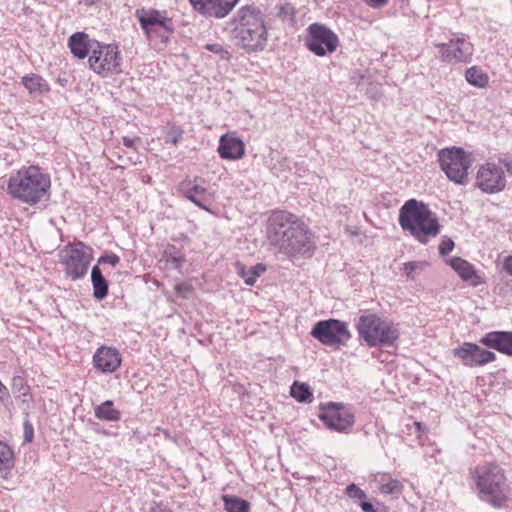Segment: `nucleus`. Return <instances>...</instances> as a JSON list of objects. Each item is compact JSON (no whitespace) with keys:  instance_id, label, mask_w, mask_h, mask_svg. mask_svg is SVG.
<instances>
[{"instance_id":"obj_1","label":"nucleus","mask_w":512,"mask_h":512,"mask_svg":"<svg viewBox=\"0 0 512 512\" xmlns=\"http://www.w3.org/2000/svg\"><path fill=\"white\" fill-rule=\"evenodd\" d=\"M269 244L287 257L310 254L314 248L312 235L296 215L286 211H274L266 227Z\"/></svg>"},{"instance_id":"obj_2","label":"nucleus","mask_w":512,"mask_h":512,"mask_svg":"<svg viewBox=\"0 0 512 512\" xmlns=\"http://www.w3.org/2000/svg\"><path fill=\"white\" fill-rule=\"evenodd\" d=\"M472 488L480 501L496 509L506 508L512 487L505 469L496 461H484L470 469Z\"/></svg>"},{"instance_id":"obj_3","label":"nucleus","mask_w":512,"mask_h":512,"mask_svg":"<svg viewBox=\"0 0 512 512\" xmlns=\"http://www.w3.org/2000/svg\"><path fill=\"white\" fill-rule=\"evenodd\" d=\"M233 38L248 53L261 52L268 41L264 15L254 4L240 7L230 21Z\"/></svg>"},{"instance_id":"obj_4","label":"nucleus","mask_w":512,"mask_h":512,"mask_svg":"<svg viewBox=\"0 0 512 512\" xmlns=\"http://www.w3.org/2000/svg\"><path fill=\"white\" fill-rule=\"evenodd\" d=\"M50 188V176L36 165L20 168L7 181V193L13 199L31 206L48 196Z\"/></svg>"},{"instance_id":"obj_5","label":"nucleus","mask_w":512,"mask_h":512,"mask_svg":"<svg viewBox=\"0 0 512 512\" xmlns=\"http://www.w3.org/2000/svg\"><path fill=\"white\" fill-rule=\"evenodd\" d=\"M399 224L415 239L425 244L440 233L438 218L427 205L415 199L408 200L400 209Z\"/></svg>"},{"instance_id":"obj_6","label":"nucleus","mask_w":512,"mask_h":512,"mask_svg":"<svg viewBox=\"0 0 512 512\" xmlns=\"http://www.w3.org/2000/svg\"><path fill=\"white\" fill-rule=\"evenodd\" d=\"M356 329L359 339L369 347L394 346L400 336L399 329L391 320L375 313L361 315Z\"/></svg>"},{"instance_id":"obj_7","label":"nucleus","mask_w":512,"mask_h":512,"mask_svg":"<svg viewBox=\"0 0 512 512\" xmlns=\"http://www.w3.org/2000/svg\"><path fill=\"white\" fill-rule=\"evenodd\" d=\"M135 16L146 38L154 45L166 44L174 32V23L167 11L157 9H137Z\"/></svg>"},{"instance_id":"obj_8","label":"nucleus","mask_w":512,"mask_h":512,"mask_svg":"<svg viewBox=\"0 0 512 512\" xmlns=\"http://www.w3.org/2000/svg\"><path fill=\"white\" fill-rule=\"evenodd\" d=\"M434 47L439 61L448 65L470 63L475 51L469 36L463 33H453L447 42L434 43Z\"/></svg>"},{"instance_id":"obj_9","label":"nucleus","mask_w":512,"mask_h":512,"mask_svg":"<svg viewBox=\"0 0 512 512\" xmlns=\"http://www.w3.org/2000/svg\"><path fill=\"white\" fill-rule=\"evenodd\" d=\"M438 161L441 170L447 178L458 185L468 182V170L472 164L470 155L462 148H445L438 152Z\"/></svg>"},{"instance_id":"obj_10","label":"nucleus","mask_w":512,"mask_h":512,"mask_svg":"<svg viewBox=\"0 0 512 512\" xmlns=\"http://www.w3.org/2000/svg\"><path fill=\"white\" fill-rule=\"evenodd\" d=\"M89 68L102 78L122 73V56L113 44L98 42L88 58Z\"/></svg>"},{"instance_id":"obj_11","label":"nucleus","mask_w":512,"mask_h":512,"mask_svg":"<svg viewBox=\"0 0 512 512\" xmlns=\"http://www.w3.org/2000/svg\"><path fill=\"white\" fill-rule=\"evenodd\" d=\"M304 41L306 48L319 57L332 54L339 45L338 36L320 23H312L308 26Z\"/></svg>"},{"instance_id":"obj_12","label":"nucleus","mask_w":512,"mask_h":512,"mask_svg":"<svg viewBox=\"0 0 512 512\" xmlns=\"http://www.w3.org/2000/svg\"><path fill=\"white\" fill-rule=\"evenodd\" d=\"M91 260V249L82 242L67 246L62 261L66 276L71 280L83 278L87 274Z\"/></svg>"},{"instance_id":"obj_13","label":"nucleus","mask_w":512,"mask_h":512,"mask_svg":"<svg viewBox=\"0 0 512 512\" xmlns=\"http://www.w3.org/2000/svg\"><path fill=\"white\" fill-rule=\"evenodd\" d=\"M311 335L328 346L344 344L351 337L347 324L337 319L317 322L311 331Z\"/></svg>"},{"instance_id":"obj_14","label":"nucleus","mask_w":512,"mask_h":512,"mask_svg":"<svg viewBox=\"0 0 512 512\" xmlns=\"http://www.w3.org/2000/svg\"><path fill=\"white\" fill-rule=\"evenodd\" d=\"M475 185L488 194L503 191L506 187L503 167L493 162L482 164L477 171Z\"/></svg>"},{"instance_id":"obj_15","label":"nucleus","mask_w":512,"mask_h":512,"mask_svg":"<svg viewBox=\"0 0 512 512\" xmlns=\"http://www.w3.org/2000/svg\"><path fill=\"white\" fill-rule=\"evenodd\" d=\"M319 419L325 426L337 432H344L354 424V415L342 404L328 403L320 406Z\"/></svg>"},{"instance_id":"obj_16","label":"nucleus","mask_w":512,"mask_h":512,"mask_svg":"<svg viewBox=\"0 0 512 512\" xmlns=\"http://www.w3.org/2000/svg\"><path fill=\"white\" fill-rule=\"evenodd\" d=\"M455 358L466 367H480L496 360V354L472 342H464L453 350Z\"/></svg>"},{"instance_id":"obj_17","label":"nucleus","mask_w":512,"mask_h":512,"mask_svg":"<svg viewBox=\"0 0 512 512\" xmlns=\"http://www.w3.org/2000/svg\"><path fill=\"white\" fill-rule=\"evenodd\" d=\"M179 190L182 195L194 203L199 208L213 214L214 212L209 208V205L213 201L212 193L201 184H199V178L194 180H184L180 183Z\"/></svg>"},{"instance_id":"obj_18","label":"nucleus","mask_w":512,"mask_h":512,"mask_svg":"<svg viewBox=\"0 0 512 512\" xmlns=\"http://www.w3.org/2000/svg\"><path fill=\"white\" fill-rule=\"evenodd\" d=\"M240 0H189L199 14L214 18L226 17Z\"/></svg>"},{"instance_id":"obj_19","label":"nucleus","mask_w":512,"mask_h":512,"mask_svg":"<svg viewBox=\"0 0 512 512\" xmlns=\"http://www.w3.org/2000/svg\"><path fill=\"white\" fill-rule=\"evenodd\" d=\"M122 363V357L116 348L103 345L93 355L95 369L102 373H113L117 371Z\"/></svg>"},{"instance_id":"obj_20","label":"nucleus","mask_w":512,"mask_h":512,"mask_svg":"<svg viewBox=\"0 0 512 512\" xmlns=\"http://www.w3.org/2000/svg\"><path fill=\"white\" fill-rule=\"evenodd\" d=\"M218 153L222 159L239 160L245 155V144L233 133H227L220 137Z\"/></svg>"},{"instance_id":"obj_21","label":"nucleus","mask_w":512,"mask_h":512,"mask_svg":"<svg viewBox=\"0 0 512 512\" xmlns=\"http://www.w3.org/2000/svg\"><path fill=\"white\" fill-rule=\"evenodd\" d=\"M480 343L488 348L512 356V332L510 331L489 332L480 339Z\"/></svg>"},{"instance_id":"obj_22","label":"nucleus","mask_w":512,"mask_h":512,"mask_svg":"<svg viewBox=\"0 0 512 512\" xmlns=\"http://www.w3.org/2000/svg\"><path fill=\"white\" fill-rule=\"evenodd\" d=\"M98 41L91 40L84 32H76L69 37L68 46L71 53L78 59H84L92 54Z\"/></svg>"},{"instance_id":"obj_23","label":"nucleus","mask_w":512,"mask_h":512,"mask_svg":"<svg viewBox=\"0 0 512 512\" xmlns=\"http://www.w3.org/2000/svg\"><path fill=\"white\" fill-rule=\"evenodd\" d=\"M449 264L463 281L469 282L474 287L481 283L480 276L477 274L474 266L468 261L460 257H453L450 259Z\"/></svg>"},{"instance_id":"obj_24","label":"nucleus","mask_w":512,"mask_h":512,"mask_svg":"<svg viewBox=\"0 0 512 512\" xmlns=\"http://www.w3.org/2000/svg\"><path fill=\"white\" fill-rule=\"evenodd\" d=\"M372 483L380 493L385 495H396L402 491V484L390 474L377 473L373 476Z\"/></svg>"},{"instance_id":"obj_25","label":"nucleus","mask_w":512,"mask_h":512,"mask_svg":"<svg viewBox=\"0 0 512 512\" xmlns=\"http://www.w3.org/2000/svg\"><path fill=\"white\" fill-rule=\"evenodd\" d=\"M21 82L29 94L34 97L45 95L50 91L49 83L42 76L35 73L25 75Z\"/></svg>"},{"instance_id":"obj_26","label":"nucleus","mask_w":512,"mask_h":512,"mask_svg":"<svg viewBox=\"0 0 512 512\" xmlns=\"http://www.w3.org/2000/svg\"><path fill=\"white\" fill-rule=\"evenodd\" d=\"M467 83L478 89H486L489 86L490 77L480 66L474 65L465 70Z\"/></svg>"},{"instance_id":"obj_27","label":"nucleus","mask_w":512,"mask_h":512,"mask_svg":"<svg viewBox=\"0 0 512 512\" xmlns=\"http://www.w3.org/2000/svg\"><path fill=\"white\" fill-rule=\"evenodd\" d=\"M91 281L93 285V296L97 300L104 299L108 295V282L102 275L98 266L92 268Z\"/></svg>"},{"instance_id":"obj_28","label":"nucleus","mask_w":512,"mask_h":512,"mask_svg":"<svg viewBox=\"0 0 512 512\" xmlns=\"http://www.w3.org/2000/svg\"><path fill=\"white\" fill-rule=\"evenodd\" d=\"M94 415L99 420L117 422L121 419V412L113 407V401L107 400L94 408Z\"/></svg>"},{"instance_id":"obj_29","label":"nucleus","mask_w":512,"mask_h":512,"mask_svg":"<svg viewBox=\"0 0 512 512\" xmlns=\"http://www.w3.org/2000/svg\"><path fill=\"white\" fill-rule=\"evenodd\" d=\"M225 510L227 512H249L250 504L248 501L232 495H223Z\"/></svg>"},{"instance_id":"obj_30","label":"nucleus","mask_w":512,"mask_h":512,"mask_svg":"<svg viewBox=\"0 0 512 512\" xmlns=\"http://www.w3.org/2000/svg\"><path fill=\"white\" fill-rule=\"evenodd\" d=\"M291 395L299 402H310L313 397L309 386L298 382H295L291 387Z\"/></svg>"},{"instance_id":"obj_31","label":"nucleus","mask_w":512,"mask_h":512,"mask_svg":"<svg viewBox=\"0 0 512 512\" xmlns=\"http://www.w3.org/2000/svg\"><path fill=\"white\" fill-rule=\"evenodd\" d=\"M0 464L6 469H11L14 466L13 450L3 441H0Z\"/></svg>"},{"instance_id":"obj_32","label":"nucleus","mask_w":512,"mask_h":512,"mask_svg":"<svg viewBox=\"0 0 512 512\" xmlns=\"http://www.w3.org/2000/svg\"><path fill=\"white\" fill-rule=\"evenodd\" d=\"M266 271L265 265L262 263H258L255 266H253L251 269H249L247 272L242 270V277L244 278V281L247 285H254L257 278Z\"/></svg>"},{"instance_id":"obj_33","label":"nucleus","mask_w":512,"mask_h":512,"mask_svg":"<svg viewBox=\"0 0 512 512\" xmlns=\"http://www.w3.org/2000/svg\"><path fill=\"white\" fill-rule=\"evenodd\" d=\"M277 16L291 25L295 24V8L290 3L282 4L278 7Z\"/></svg>"},{"instance_id":"obj_34","label":"nucleus","mask_w":512,"mask_h":512,"mask_svg":"<svg viewBox=\"0 0 512 512\" xmlns=\"http://www.w3.org/2000/svg\"><path fill=\"white\" fill-rule=\"evenodd\" d=\"M172 249H174V247H171L170 249H166L164 251L163 259L165 260V263L168 267L173 269H179L181 268L184 259L180 256L172 254Z\"/></svg>"},{"instance_id":"obj_35","label":"nucleus","mask_w":512,"mask_h":512,"mask_svg":"<svg viewBox=\"0 0 512 512\" xmlns=\"http://www.w3.org/2000/svg\"><path fill=\"white\" fill-rule=\"evenodd\" d=\"M30 386L27 384L25 378L21 375H14L11 382V389L14 395L27 391Z\"/></svg>"},{"instance_id":"obj_36","label":"nucleus","mask_w":512,"mask_h":512,"mask_svg":"<svg viewBox=\"0 0 512 512\" xmlns=\"http://www.w3.org/2000/svg\"><path fill=\"white\" fill-rule=\"evenodd\" d=\"M183 138V130L180 127L173 126L167 132V136L165 139L166 143H170L172 145H177Z\"/></svg>"},{"instance_id":"obj_37","label":"nucleus","mask_w":512,"mask_h":512,"mask_svg":"<svg viewBox=\"0 0 512 512\" xmlns=\"http://www.w3.org/2000/svg\"><path fill=\"white\" fill-rule=\"evenodd\" d=\"M346 495L351 498V499H355V500H359L360 502L362 500H365L366 499V493L361 489L359 488L357 485L355 484H349L347 487H346Z\"/></svg>"},{"instance_id":"obj_38","label":"nucleus","mask_w":512,"mask_h":512,"mask_svg":"<svg viewBox=\"0 0 512 512\" xmlns=\"http://www.w3.org/2000/svg\"><path fill=\"white\" fill-rule=\"evenodd\" d=\"M204 48L214 54L219 55L221 59L228 60L231 57L229 51L224 49L223 46L219 43L207 44Z\"/></svg>"},{"instance_id":"obj_39","label":"nucleus","mask_w":512,"mask_h":512,"mask_svg":"<svg viewBox=\"0 0 512 512\" xmlns=\"http://www.w3.org/2000/svg\"><path fill=\"white\" fill-rule=\"evenodd\" d=\"M16 399H20L22 405L24 406V410H28L31 407V404L33 403V396L31 394L30 388L27 389V391H23L22 393H18L14 395Z\"/></svg>"},{"instance_id":"obj_40","label":"nucleus","mask_w":512,"mask_h":512,"mask_svg":"<svg viewBox=\"0 0 512 512\" xmlns=\"http://www.w3.org/2000/svg\"><path fill=\"white\" fill-rule=\"evenodd\" d=\"M454 248V242L447 237H444L439 244V253L441 255L449 254Z\"/></svg>"},{"instance_id":"obj_41","label":"nucleus","mask_w":512,"mask_h":512,"mask_svg":"<svg viewBox=\"0 0 512 512\" xmlns=\"http://www.w3.org/2000/svg\"><path fill=\"white\" fill-rule=\"evenodd\" d=\"M119 262H120L119 256L114 253L102 255L98 259L99 264H110L113 267H115L117 264H119Z\"/></svg>"},{"instance_id":"obj_42","label":"nucleus","mask_w":512,"mask_h":512,"mask_svg":"<svg viewBox=\"0 0 512 512\" xmlns=\"http://www.w3.org/2000/svg\"><path fill=\"white\" fill-rule=\"evenodd\" d=\"M23 429H24V442L25 443L32 442V440L34 438V428L29 420L24 421Z\"/></svg>"},{"instance_id":"obj_43","label":"nucleus","mask_w":512,"mask_h":512,"mask_svg":"<svg viewBox=\"0 0 512 512\" xmlns=\"http://www.w3.org/2000/svg\"><path fill=\"white\" fill-rule=\"evenodd\" d=\"M147 512H173L168 506L161 502H153Z\"/></svg>"},{"instance_id":"obj_44","label":"nucleus","mask_w":512,"mask_h":512,"mask_svg":"<svg viewBox=\"0 0 512 512\" xmlns=\"http://www.w3.org/2000/svg\"><path fill=\"white\" fill-rule=\"evenodd\" d=\"M369 7L377 9L385 6L388 3V0H362Z\"/></svg>"},{"instance_id":"obj_45","label":"nucleus","mask_w":512,"mask_h":512,"mask_svg":"<svg viewBox=\"0 0 512 512\" xmlns=\"http://www.w3.org/2000/svg\"><path fill=\"white\" fill-rule=\"evenodd\" d=\"M503 270L512 276V254L507 256L503 261Z\"/></svg>"},{"instance_id":"obj_46","label":"nucleus","mask_w":512,"mask_h":512,"mask_svg":"<svg viewBox=\"0 0 512 512\" xmlns=\"http://www.w3.org/2000/svg\"><path fill=\"white\" fill-rule=\"evenodd\" d=\"M122 140H123V145L126 146L127 148H133L137 142H140L139 137L130 138V137L124 136Z\"/></svg>"},{"instance_id":"obj_47","label":"nucleus","mask_w":512,"mask_h":512,"mask_svg":"<svg viewBox=\"0 0 512 512\" xmlns=\"http://www.w3.org/2000/svg\"><path fill=\"white\" fill-rule=\"evenodd\" d=\"M9 400V393L6 386L0 381V401L5 403Z\"/></svg>"},{"instance_id":"obj_48","label":"nucleus","mask_w":512,"mask_h":512,"mask_svg":"<svg viewBox=\"0 0 512 512\" xmlns=\"http://www.w3.org/2000/svg\"><path fill=\"white\" fill-rule=\"evenodd\" d=\"M501 166L505 167L508 174L512 176V158H503L499 160Z\"/></svg>"},{"instance_id":"obj_49","label":"nucleus","mask_w":512,"mask_h":512,"mask_svg":"<svg viewBox=\"0 0 512 512\" xmlns=\"http://www.w3.org/2000/svg\"><path fill=\"white\" fill-rule=\"evenodd\" d=\"M175 290L177 293L183 294L184 296H186L187 293L191 292V286L182 283V284L176 285Z\"/></svg>"},{"instance_id":"obj_50","label":"nucleus","mask_w":512,"mask_h":512,"mask_svg":"<svg viewBox=\"0 0 512 512\" xmlns=\"http://www.w3.org/2000/svg\"><path fill=\"white\" fill-rule=\"evenodd\" d=\"M359 505L364 512H377L374 506L365 500H362Z\"/></svg>"},{"instance_id":"obj_51","label":"nucleus","mask_w":512,"mask_h":512,"mask_svg":"<svg viewBox=\"0 0 512 512\" xmlns=\"http://www.w3.org/2000/svg\"><path fill=\"white\" fill-rule=\"evenodd\" d=\"M418 266L417 262H407L404 264V270L407 275H409L411 272H413Z\"/></svg>"},{"instance_id":"obj_52","label":"nucleus","mask_w":512,"mask_h":512,"mask_svg":"<svg viewBox=\"0 0 512 512\" xmlns=\"http://www.w3.org/2000/svg\"><path fill=\"white\" fill-rule=\"evenodd\" d=\"M414 427L416 428L417 432H424L426 430L425 426L421 422H414Z\"/></svg>"},{"instance_id":"obj_53","label":"nucleus","mask_w":512,"mask_h":512,"mask_svg":"<svg viewBox=\"0 0 512 512\" xmlns=\"http://www.w3.org/2000/svg\"><path fill=\"white\" fill-rule=\"evenodd\" d=\"M158 431H161L164 435L165 438L167 439H170L171 438V434L168 430H165V429H160V428H157Z\"/></svg>"},{"instance_id":"obj_54","label":"nucleus","mask_w":512,"mask_h":512,"mask_svg":"<svg viewBox=\"0 0 512 512\" xmlns=\"http://www.w3.org/2000/svg\"><path fill=\"white\" fill-rule=\"evenodd\" d=\"M84 2L85 5L87 6H92L94 4H96L97 2H99L100 0H82Z\"/></svg>"},{"instance_id":"obj_55","label":"nucleus","mask_w":512,"mask_h":512,"mask_svg":"<svg viewBox=\"0 0 512 512\" xmlns=\"http://www.w3.org/2000/svg\"><path fill=\"white\" fill-rule=\"evenodd\" d=\"M98 433H101L103 435H106V436H109V435H115L114 433H111L109 432L108 430H105V429H102V430H97Z\"/></svg>"}]
</instances>
